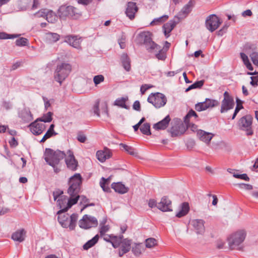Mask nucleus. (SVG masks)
Instances as JSON below:
<instances>
[{
  "label": "nucleus",
  "instance_id": "obj_1",
  "mask_svg": "<svg viewBox=\"0 0 258 258\" xmlns=\"http://www.w3.org/2000/svg\"><path fill=\"white\" fill-rule=\"evenodd\" d=\"M44 156L45 161L53 168L54 172L56 173L59 172V162L66 156L65 153L59 150L53 151L50 149H46Z\"/></svg>",
  "mask_w": 258,
  "mask_h": 258
},
{
  "label": "nucleus",
  "instance_id": "obj_2",
  "mask_svg": "<svg viewBox=\"0 0 258 258\" xmlns=\"http://www.w3.org/2000/svg\"><path fill=\"white\" fill-rule=\"evenodd\" d=\"M67 211L62 209L57 212L58 221L63 228H69L71 230H73L76 227L78 216L77 214H73L70 216L68 214L65 213Z\"/></svg>",
  "mask_w": 258,
  "mask_h": 258
},
{
  "label": "nucleus",
  "instance_id": "obj_3",
  "mask_svg": "<svg viewBox=\"0 0 258 258\" xmlns=\"http://www.w3.org/2000/svg\"><path fill=\"white\" fill-rule=\"evenodd\" d=\"M245 236L246 233L244 230H239L231 234L228 238L229 248L231 250H242Z\"/></svg>",
  "mask_w": 258,
  "mask_h": 258
},
{
  "label": "nucleus",
  "instance_id": "obj_4",
  "mask_svg": "<svg viewBox=\"0 0 258 258\" xmlns=\"http://www.w3.org/2000/svg\"><path fill=\"white\" fill-rule=\"evenodd\" d=\"M137 39L140 43L145 45L147 50L150 52H154L160 49V46L152 40V33L149 31L140 33Z\"/></svg>",
  "mask_w": 258,
  "mask_h": 258
},
{
  "label": "nucleus",
  "instance_id": "obj_5",
  "mask_svg": "<svg viewBox=\"0 0 258 258\" xmlns=\"http://www.w3.org/2000/svg\"><path fill=\"white\" fill-rule=\"evenodd\" d=\"M122 236L117 237L114 236L111 240V244L113 247L117 248L120 245L118 254L121 257L124 254L128 252L131 249V240L127 238L122 239Z\"/></svg>",
  "mask_w": 258,
  "mask_h": 258
},
{
  "label": "nucleus",
  "instance_id": "obj_6",
  "mask_svg": "<svg viewBox=\"0 0 258 258\" xmlns=\"http://www.w3.org/2000/svg\"><path fill=\"white\" fill-rule=\"evenodd\" d=\"M71 71V66L70 64L61 63L58 64L54 74V79L61 85Z\"/></svg>",
  "mask_w": 258,
  "mask_h": 258
},
{
  "label": "nucleus",
  "instance_id": "obj_7",
  "mask_svg": "<svg viewBox=\"0 0 258 258\" xmlns=\"http://www.w3.org/2000/svg\"><path fill=\"white\" fill-rule=\"evenodd\" d=\"M82 182V177L79 173H76L69 180V188L68 193L70 196H75L79 194L80 185Z\"/></svg>",
  "mask_w": 258,
  "mask_h": 258
},
{
  "label": "nucleus",
  "instance_id": "obj_8",
  "mask_svg": "<svg viewBox=\"0 0 258 258\" xmlns=\"http://www.w3.org/2000/svg\"><path fill=\"white\" fill-rule=\"evenodd\" d=\"M58 14L61 18L70 17L76 19L80 16L77 9L71 6H61L58 9Z\"/></svg>",
  "mask_w": 258,
  "mask_h": 258
},
{
  "label": "nucleus",
  "instance_id": "obj_9",
  "mask_svg": "<svg viewBox=\"0 0 258 258\" xmlns=\"http://www.w3.org/2000/svg\"><path fill=\"white\" fill-rule=\"evenodd\" d=\"M252 117L250 115H246L242 117L238 121L239 128L245 132L247 136H251L253 134L252 129Z\"/></svg>",
  "mask_w": 258,
  "mask_h": 258
},
{
  "label": "nucleus",
  "instance_id": "obj_10",
  "mask_svg": "<svg viewBox=\"0 0 258 258\" xmlns=\"http://www.w3.org/2000/svg\"><path fill=\"white\" fill-rule=\"evenodd\" d=\"M147 100L148 102L152 104L157 108L164 106L167 102L165 96L158 92L151 94L149 96Z\"/></svg>",
  "mask_w": 258,
  "mask_h": 258
},
{
  "label": "nucleus",
  "instance_id": "obj_11",
  "mask_svg": "<svg viewBox=\"0 0 258 258\" xmlns=\"http://www.w3.org/2000/svg\"><path fill=\"white\" fill-rule=\"evenodd\" d=\"M97 225L98 221L97 219L88 215H85L79 221L80 227L85 229L95 227Z\"/></svg>",
  "mask_w": 258,
  "mask_h": 258
},
{
  "label": "nucleus",
  "instance_id": "obj_12",
  "mask_svg": "<svg viewBox=\"0 0 258 258\" xmlns=\"http://www.w3.org/2000/svg\"><path fill=\"white\" fill-rule=\"evenodd\" d=\"M222 22L216 15L212 14L207 18L205 25L208 30L213 32L218 29Z\"/></svg>",
  "mask_w": 258,
  "mask_h": 258
},
{
  "label": "nucleus",
  "instance_id": "obj_13",
  "mask_svg": "<svg viewBox=\"0 0 258 258\" xmlns=\"http://www.w3.org/2000/svg\"><path fill=\"white\" fill-rule=\"evenodd\" d=\"M234 106V102L233 98L229 95L227 92L224 93V99L221 102L220 112L224 113L232 109Z\"/></svg>",
  "mask_w": 258,
  "mask_h": 258
},
{
  "label": "nucleus",
  "instance_id": "obj_14",
  "mask_svg": "<svg viewBox=\"0 0 258 258\" xmlns=\"http://www.w3.org/2000/svg\"><path fill=\"white\" fill-rule=\"evenodd\" d=\"M218 105L219 102L217 100L206 98L205 101L196 104L195 109L198 111H202L217 106Z\"/></svg>",
  "mask_w": 258,
  "mask_h": 258
},
{
  "label": "nucleus",
  "instance_id": "obj_15",
  "mask_svg": "<svg viewBox=\"0 0 258 258\" xmlns=\"http://www.w3.org/2000/svg\"><path fill=\"white\" fill-rule=\"evenodd\" d=\"M64 42L68 43L73 47L81 49V38L75 35H68L64 37Z\"/></svg>",
  "mask_w": 258,
  "mask_h": 258
},
{
  "label": "nucleus",
  "instance_id": "obj_16",
  "mask_svg": "<svg viewBox=\"0 0 258 258\" xmlns=\"http://www.w3.org/2000/svg\"><path fill=\"white\" fill-rule=\"evenodd\" d=\"M37 119L30 123L29 125L31 133L36 136L41 134L46 128L45 125L43 123H39Z\"/></svg>",
  "mask_w": 258,
  "mask_h": 258
},
{
  "label": "nucleus",
  "instance_id": "obj_17",
  "mask_svg": "<svg viewBox=\"0 0 258 258\" xmlns=\"http://www.w3.org/2000/svg\"><path fill=\"white\" fill-rule=\"evenodd\" d=\"M157 208L163 211H172L171 201L167 197H163L158 203Z\"/></svg>",
  "mask_w": 258,
  "mask_h": 258
},
{
  "label": "nucleus",
  "instance_id": "obj_18",
  "mask_svg": "<svg viewBox=\"0 0 258 258\" xmlns=\"http://www.w3.org/2000/svg\"><path fill=\"white\" fill-rule=\"evenodd\" d=\"M67 154L68 155L65 160L67 167L70 170L75 171L77 169L78 162L75 159L73 153L72 151L69 150Z\"/></svg>",
  "mask_w": 258,
  "mask_h": 258
},
{
  "label": "nucleus",
  "instance_id": "obj_19",
  "mask_svg": "<svg viewBox=\"0 0 258 258\" xmlns=\"http://www.w3.org/2000/svg\"><path fill=\"white\" fill-rule=\"evenodd\" d=\"M205 221L202 219H193L190 221V224L198 234H202L205 232Z\"/></svg>",
  "mask_w": 258,
  "mask_h": 258
},
{
  "label": "nucleus",
  "instance_id": "obj_20",
  "mask_svg": "<svg viewBox=\"0 0 258 258\" xmlns=\"http://www.w3.org/2000/svg\"><path fill=\"white\" fill-rule=\"evenodd\" d=\"M138 8L136 4L134 2H128L127 5L125 13L126 16L132 20L135 18V15L137 12Z\"/></svg>",
  "mask_w": 258,
  "mask_h": 258
},
{
  "label": "nucleus",
  "instance_id": "obj_21",
  "mask_svg": "<svg viewBox=\"0 0 258 258\" xmlns=\"http://www.w3.org/2000/svg\"><path fill=\"white\" fill-rule=\"evenodd\" d=\"M199 139L207 144H209L213 138L214 135L212 133L200 130L197 133Z\"/></svg>",
  "mask_w": 258,
  "mask_h": 258
},
{
  "label": "nucleus",
  "instance_id": "obj_22",
  "mask_svg": "<svg viewBox=\"0 0 258 258\" xmlns=\"http://www.w3.org/2000/svg\"><path fill=\"white\" fill-rule=\"evenodd\" d=\"M170 120V116L168 115L162 120L155 123L153 128L157 130H164L168 126Z\"/></svg>",
  "mask_w": 258,
  "mask_h": 258
},
{
  "label": "nucleus",
  "instance_id": "obj_23",
  "mask_svg": "<svg viewBox=\"0 0 258 258\" xmlns=\"http://www.w3.org/2000/svg\"><path fill=\"white\" fill-rule=\"evenodd\" d=\"M176 23L174 20H170L163 26L164 33L166 38L170 36V33L173 29Z\"/></svg>",
  "mask_w": 258,
  "mask_h": 258
},
{
  "label": "nucleus",
  "instance_id": "obj_24",
  "mask_svg": "<svg viewBox=\"0 0 258 258\" xmlns=\"http://www.w3.org/2000/svg\"><path fill=\"white\" fill-rule=\"evenodd\" d=\"M111 187L113 188L116 192L121 194H124L128 191V188L120 182L113 183L111 184Z\"/></svg>",
  "mask_w": 258,
  "mask_h": 258
},
{
  "label": "nucleus",
  "instance_id": "obj_25",
  "mask_svg": "<svg viewBox=\"0 0 258 258\" xmlns=\"http://www.w3.org/2000/svg\"><path fill=\"white\" fill-rule=\"evenodd\" d=\"M96 156L98 160L103 162L111 157V153L109 150L98 151L96 153Z\"/></svg>",
  "mask_w": 258,
  "mask_h": 258
},
{
  "label": "nucleus",
  "instance_id": "obj_26",
  "mask_svg": "<svg viewBox=\"0 0 258 258\" xmlns=\"http://www.w3.org/2000/svg\"><path fill=\"white\" fill-rule=\"evenodd\" d=\"M185 132L184 127L183 125L178 126H173L170 130L171 136L172 137H177L182 135Z\"/></svg>",
  "mask_w": 258,
  "mask_h": 258
},
{
  "label": "nucleus",
  "instance_id": "obj_27",
  "mask_svg": "<svg viewBox=\"0 0 258 258\" xmlns=\"http://www.w3.org/2000/svg\"><path fill=\"white\" fill-rule=\"evenodd\" d=\"M189 210V204L187 203L184 202L181 204L179 211L176 214V216L178 218H181L186 215Z\"/></svg>",
  "mask_w": 258,
  "mask_h": 258
},
{
  "label": "nucleus",
  "instance_id": "obj_28",
  "mask_svg": "<svg viewBox=\"0 0 258 258\" xmlns=\"http://www.w3.org/2000/svg\"><path fill=\"white\" fill-rule=\"evenodd\" d=\"M25 232L23 229L18 230L12 235V238L14 241L22 242L25 239Z\"/></svg>",
  "mask_w": 258,
  "mask_h": 258
},
{
  "label": "nucleus",
  "instance_id": "obj_29",
  "mask_svg": "<svg viewBox=\"0 0 258 258\" xmlns=\"http://www.w3.org/2000/svg\"><path fill=\"white\" fill-rule=\"evenodd\" d=\"M54 125L53 124H52L50 125L49 129L40 141L41 143H44L47 139L57 134L54 132Z\"/></svg>",
  "mask_w": 258,
  "mask_h": 258
},
{
  "label": "nucleus",
  "instance_id": "obj_30",
  "mask_svg": "<svg viewBox=\"0 0 258 258\" xmlns=\"http://www.w3.org/2000/svg\"><path fill=\"white\" fill-rule=\"evenodd\" d=\"M60 38V35L55 33L49 32L46 34V41L50 43L57 41Z\"/></svg>",
  "mask_w": 258,
  "mask_h": 258
},
{
  "label": "nucleus",
  "instance_id": "obj_31",
  "mask_svg": "<svg viewBox=\"0 0 258 258\" xmlns=\"http://www.w3.org/2000/svg\"><path fill=\"white\" fill-rule=\"evenodd\" d=\"M121 60L124 69L126 71H130L131 69V64L130 58L126 54L123 53L121 55Z\"/></svg>",
  "mask_w": 258,
  "mask_h": 258
},
{
  "label": "nucleus",
  "instance_id": "obj_32",
  "mask_svg": "<svg viewBox=\"0 0 258 258\" xmlns=\"http://www.w3.org/2000/svg\"><path fill=\"white\" fill-rule=\"evenodd\" d=\"M21 117L26 122H29L33 119L32 114L30 111L28 109H24L22 111Z\"/></svg>",
  "mask_w": 258,
  "mask_h": 258
},
{
  "label": "nucleus",
  "instance_id": "obj_33",
  "mask_svg": "<svg viewBox=\"0 0 258 258\" xmlns=\"http://www.w3.org/2000/svg\"><path fill=\"white\" fill-rule=\"evenodd\" d=\"M70 198L67 200V206L63 208L66 210H68L73 205L76 204L78 201L79 198H80V196L78 195V194L75 196H70Z\"/></svg>",
  "mask_w": 258,
  "mask_h": 258
},
{
  "label": "nucleus",
  "instance_id": "obj_34",
  "mask_svg": "<svg viewBox=\"0 0 258 258\" xmlns=\"http://www.w3.org/2000/svg\"><path fill=\"white\" fill-rule=\"evenodd\" d=\"M192 116L195 117V118H197L198 115L194 110L191 109L189 111L188 113L184 117V121L185 124L186 125L187 128L190 127L191 126V124L189 122V118Z\"/></svg>",
  "mask_w": 258,
  "mask_h": 258
},
{
  "label": "nucleus",
  "instance_id": "obj_35",
  "mask_svg": "<svg viewBox=\"0 0 258 258\" xmlns=\"http://www.w3.org/2000/svg\"><path fill=\"white\" fill-rule=\"evenodd\" d=\"M98 239V235H95L92 239L89 240L83 245V248L86 250L88 249L89 248L94 245L97 242Z\"/></svg>",
  "mask_w": 258,
  "mask_h": 258
},
{
  "label": "nucleus",
  "instance_id": "obj_36",
  "mask_svg": "<svg viewBox=\"0 0 258 258\" xmlns=\"http://www.w3.org/2000/svg\"><path fill=\"white\" fill-rule=\"evenodd\" d=\"M110 177L106 179L104 177H102L101 179L100 185L104 191L108 192L110 190L109 187L108 186L110 182Z\"/></svg>",
  "mask_w": 258,
  "mask_h": 258
},
{
  "label": "nucleus",
  "instance_id": "obj_37",
  "mask_svg": "<svg viewBox=\"0 0 258 258\" xmlns=\"http://www.w3.org/2000/svg\"><path fill=\"white\" fill-rule=\"evenodd\" d=\"M46 19L49 23H54L57 20V16L52 11L47 10Z\"/></svg>",
  "mask_w": 258,
  "mask_h": 258
},
{
  "label": "nucleus",
  "instance_id": "obj_38",
  "mask_svg": "<svg viewBox=\"0 0 258 258\" xmlns=\"http://www.w3.org/2000/svg\"><path fill=\"white\" fill-rule=\"evenodd\" d=\"M127 100V98L122 97L118 98L115 101L114 104V105L128 109L129 107L125 104Z\"/></svg>",
  "mask_w": 258,
  "mask_h": 258
},
{
  "label": "nucleus",
  "instance_id": "obj_39",
  "mask_svg": "<svg viewBox=\"0 0 258 258\" xmlns=\"http://www.w3.org/2000/svg\"><path fill=\"white\" fill-rule=\"evenodd\" d=\"M240 56L247 69L250 71H252L253 69V67L249 62L247 56L245 53L241 52L240 53Z\"/></svg>",
  "mask_w": 258,
  "mask_h": 258
},
{
  "label": "nucleus",
  "instance_id": "obj_40",
  "mask_svg": "<svg viewBox=\"0 0 258 258\" xmlns=\"http://www.w3.org/2000/svg\"><path fill=\"white\" fill-rule=\"evenodd\" d=\"M119 146L120 148H122L130 155L136 156L137 154V153L135 151V150L131 146H129L123 143L120 144Z\"/></svg>",
  "mask_w": 258,
  "mask_h": 258
},
{
  "label": "nucleus",
  "instance_id": "obj_41",
  "mask_svg": "<svg viewBox=\"0 0 258 258\" xmlns=\"http://www.w3.org/2000/svg\"><path fill=\"white\" fill-rule=\"evenodd\" d=\"M106 220H103L100 224V234L101 236L105 235L109 229V226L108 225H105Z\"/></svg>",
  "mask_w": 258,
  "mask_h": 258
},
{
  "label": "nucleus",
  "instance_id": "obj_42",
  "mask_svg": "<svg viewBox=\"0 0 258 258\" xmlns=\"http://www.w3.org/2000/svg\"><path fill=\"white\" fill-rule=\"evenodd\" d=\"M52 113L48 112L46 114H44L41 117L38 118L37 120L43 122H50L52 119Z\"/></svg>",
  "mask_w": 258,
  "mask_h": 258
},
{
  "label": "nucleus",
  "instance_id": "obj_43",
  "mask_svg": "<svg viewBox=\"0 0 258 258\" xmlns=\"http://www.w3.org/2000/svg\"><path fill=\"white\" fill-rule=\"evenodd\" d=\"M140 131L142 134L146 135H150L151 133L150 132V124L149 123L146 122L141 125Z\"/></svg>",
  "mask_w": 258,
  "mask_h": 258
},
{
  "label": "nucleus",
  "instance_id": "obj_44",
  "mask_svg": "<svg viewBox=\"0 0 258 258\" xmlns=\"http://www.w3.org/2000/svg\"><path fill=\"white\" fill-rule=\"evenodd\" d=\"M204 84V80H200V81H196L193 84L189 86L185 90V92L189 91V90L193 89L201 88L203 86Z\"/></svg>",
  "mask_w": 258,
  "mask_h": 258
},
{
  "label": "nucleus",
  "instance_id": "obj_45",
  "mask_svg": "<svg viewBox=\"0 0 258 258\" xmlns=\"http://www.w3.org/2000/svg\"><path fill=\"white\" fill-rule=\"evenodd\" d=\"M236 107L235 109L234 112L232 117V119H234L236 116L239 110L243 108L242 101L239 99L238 98H236Z\"/></svg>",
  "mask_w": 258,
  "mask_h": 258
},
{
  "label": "nucleus",
  "instance_id": "obj_46",
  "mask_svg": "<svg viewBox=\"0 0 258 258\" xmlns=\"http://www.w3.org/2000/svg\"><path fill=\"white\" fill-rule=\"evenodd\" d=\"M142 246L140 243H135L132 247V251L136 255H139L142 252Z\"/></svg>",
  "mask_w": 258,
  "mask_h": 258
},
{
  "label": "nucleus",
  "instance_id": "obj_47",
  "mask_svg": "<svg viewBox=\"0 0 258 258\" xmlns=\"http://www.w3.org/2000/svg\"><path fill=\"white\" fill-rule=\"evenodd\" d=\"M156 240L154 238H149L146 240V246L148 248H152L157 244Z\"/></svg>",
  "mask_w": 258,
  "mask_h": 258
},
{
  "label": "nucleus",
  "instance_id": "obj_48",
  "mask_svg": "<svg viewBox=\"0 0 258 258\" xmlns=\"http://www.w3.org/2000/svg\"><path fill=\"white\" fill-rule=\"evenodd\" d=\"M67 200L68 199L66 196H61L60 198H59L57 201L58 206H59L60 208L63 209V207L64 206L65 204L66 203L67 204Z\"/></svg>",
  "mask_w": 258,
  "mask_h": 258
},
{
  "label": "nucleus",
  "instance_id": "obj_49",
  "mask_svg": "<svg viewBox=\"0 0 258 258\" xmlns=\"http://www.w3.org/2000/svg\"><path fill=\"white\" fill-rule=\"evenodd\" d=\"M18 37L17 35L9 34L5 32L0 33V39H14Z\"/></svg>",
  "mask_w": 258,
  "mask_h": 258
},
{
  "label": "nucleus",
  "instance_id": "obj_50",
  "mask_svg": "<svg viewBox=\"0 0 258 258\" xmlns=\"http://www.w3.org/2000/svg\"><path fill=\"white\" fill-rule=\"evenodd\" d=\"M104 80V77L102 75H97L94 77L93 78V82L95 84V85L97 86L98 84L103 82Z\"/></svg>",
  "mask_w": 258,
  "mask_h": 258
},
{
  "label": "nucleus",
  "instance_id": "obj_51",
  "mask_svg": "<svg viewBox=\"0 0 258 258\" xmlns=\"http://www.w3.org/2000/svg\"><path fill=\"white\" fill-rule=\"evenodd\" d=\"M159 51L158 53L156 54V57L159 60H164L166 57V54L165 51H164L163 50H162L161 49V47L160 46V49L157 50L156 52Z\"/></svg>",
  "mask_w": 258,
  "mask_h": 258
},
{
  "label": "nucleus",
  "instance_id": "obj_52",
  "mask_svg": "<svg viewBox=\"0 0 258 258\" xmlns=\"http://www.w3.org/2000/svg\"><path fill=\"white\" fill-rule=\"evenodd\" d=\"M250 57L253 63L256 66H258V52H253L250 54Z\"/></svg>",
  "mask_w": 258,
  "mask_h": 258
},
{
  "label": "nucleus",
  "instance_id": "obj_53",
  "mask_svg": "<svg viewBox=\"0 0 258 258\" xmlns=\"http://www.w3.org/2000/svg\"><path fill=\"white\" fill-rule=\"evenodd\" d=\"M193 2L190 1L182 9L181 12L184 14H188L190 11V8L192 5Z\"/></svg>",
  "mask_w": 258,
  "mask_h": 258
},
{
  "label": "nucleus",
  "instance_id": "obj_54",
  "mask_svg": "<svg viewBox=\"0 0 258 258\" xmlns=\"http://www.w3.org/2000/svg\"><path fill=\"white\" fill-rule=\"evenodd\" d=\"M28 40L26 38L21 37L16 41L17 46H25L27 45Z\"/></svg>",
  "mask_w": 258,
  "mask_h": 258
},
{
  "label": "nucleus",
  "instance_id": "obj_55",
  "mask_svg": "<svg viewBox=\"0 0 258 258\" xmlns=\"http://www.w3.org/2000/svg\"><path fill=\"white\" fill-rule=\"evenodd\" d=\"M47 9H41L38 12L34 14V16L37 18L43 17L46 18V17Z\"/></svg>",
  "mask_w": 258,
  "mask_h": 258
},
{
  "label": "nucleus",
  "instance_id": "obj_56",
  "mask_svg": "<svg viewBox=\"0 0 258 258\" xmlns=\"http://www.w3.org/2000/svg\"><path fill=\"white\" fill-rule=\"evenodd\" d=\"M233 176L236 178H239L241 179H243L246 181H249V178L248 177L246 174H235V173H233Z\"/></svg>",
  "mask_w": 258,
  "mask_h": 258
},
{
  "label": "nucleus",
  "instance_id": "obj_57",
  "mask_svg": "<svg viewBox=\"0 0 258 258\" xmlns=\"http://www.w3.org/2000/svg\"><path fill=\"white\" fill-rule=\"evenodd\" d=\"M99 101H97L95 102L94 104L93 107V111L95 114L97 115L98 116H100V113H99Z\"/></svg>",
  "mask_w": 258,
  "mask_h": 258
},
{
  "label": "nucleus",
  "instance_id": "obj_58",
  "mask_svg": "<svg viewBox=\"0 0 258 258\" xmlns=\"http://www.w3.org/2000/svg\"><path fill=\"white\" fill-rule=\"evenodd\" d=\"M238 186L240 189H245L247 190H251L253 188L252 185L248 184L240 183L238 184Z\"/></svg>",
  "mask_w": 258,
  "mask_h": 258
},
{
  "label": "nucleus",
  "instance_id": "obj_59",
  "mask_svg": "<svg viewBox=\"0 0 258 258\" xmlns=\"http://www.w3.org/2000/svg\"><path fill=\"white\" fill-rule=\"evenodd\" d=\"M63 194V191L59 190L57 189L53 192V196L54 198V200L56 201L57 198H60L61 196H63L62 195Z\"/></svg>",
  "mask_w": 258,
  "mask_h": 258
},
{
  "label": "nucleus",
  "instance_id": "obj_60",
  "mask_svg": "<svg viewBox=\"0 0 258 258\" xmlns=\"http://www.w3.org/2000/svg\"><path fill=\"white\" fill-rule=\"evenodd\" d=\"M153 87V86L149 84H144L141 86L140 88V91L141 94H144L145 92L150 88Z\"/></svg>",
  "mask_w": 258,
  "mask_h": 258
},
{
  "label": "nucleus",
  "instance_id": "obj_61",
  "mask_svg": "<svg viewBox=\"0 0 258 258\" xmlns=\"http://www.w3.org/2000/svg\"><path fill=\"white\" fill-rule=\"evenodd\" d=\"M77 140L81 143H85L87 140L86 137L82 134H78L77 136Z\"/></svg>",
  "mask_w": 258,
  "mask_h": 258
},
{
  "label": "nucleus",
  "instance_id": "obj_62",
  "mask_svg": "<svg viewBox=\"0 0 258 258\" xmlns=\"http://www.w3.org/2000/svg\"><path fill=\"white\" fill-rule=\"evenodd\" d=\"M168 18V16L167 15H164L162 17H161L159 18H157V19H155L151 23V25H152L153 23H155L156 22H159V23H161L163 21V19H164L165 20L167 19V18Z\"/></svg>",
  "mask_w": 258,
  "mask_h": 258
},
{
  "label": "nucleus",
  "instance_id": "obj_63",
  "mask_svg": "<svg viewBox=\"0 0 258 258\" xmlns=\"http://www.w3.org/2000/svg\"><path fill=\"white\" fill-rule=\"evenodd\" d=\"M133 108L134 110L140 111L141 110L140 103L139 101H136L133 104Z\"/></svg>",
  "mask_w": 258,
  "mask_h": 258
},
{
  "label": "nucleus",
  "instance_id": "obj_64",
  "mask_svg": "<svg viewBox=\"0 0 258 258\" xmlns=\"http://www.w3.org/2000/svg\"><path fill=\"white\" fill-rule=\"evenodd\" d=\"M158 204L157 203L156 201L154 199H150L149 201L148 202V205L149 207L153 208L154 207H157Z\"/></svg>",
  "mask_w": 258,
  "mask_h": 258
}]
</instances>
